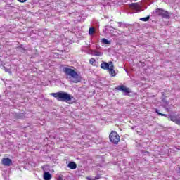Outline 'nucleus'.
<instances>
[{"label": "nucleus", "instance_id": "obj_1", "mask_svg": "<svg viewBox=\"0 0 180 180\" xmlns=\"http://www.w3.org/2000/svg\"><path fill=\"white\" fill-rule=\"evenodd\" d=\"M63 72L65 73L66 79L69 82H72L73 84H78L82 81V77L79 75L75 70L70 68H64Z\"/></svg>", "mask_w": 180, "mask_h": 180}, {"label": "nucleus", "instance_id": "obj_2", "mask_svg": "<svg viewBox=\"0 0 180 180\" xmlns=\"http://www.w3.org/2000/svg\"><path fill=\"white\" fill-rule=\"evenodd\" d=\"M53 98H56L57 101L60 102H70L74 99V97L70 96L68 93L64 91H60L57 93H52L51 94Z\"/></svg>", "mask_w": 180, "mask_h": 180}, {"label": "nucleus", "instance_id": "obj_3", "mask_svg": "<svg viewBox=\"0 0 180 180\" xmlns=\"http://www.w3.org/2000/svg\"><path fill=\"white\" fill-rule=\"evenodd\" d=\"M101 68L103 70H108L110 75L111 77H116V71L115 70V66L113 65V62L110 61L108 63L103 62L101 64Z\"/></svg>", "mask_w": 180, "mask_h": 180}, {"label": "nucleus", "instance_id": "obj_4", "mask_svg": "<svg viewBox=\"0 0 180 180\" xmlns=\"http://www.w3.org/2000/svg\"><path fill=\"white\" fill-rule=\"evenodd\" d=\"M110 141L113 144H117L120 141V136L115 131H112L109 136Z\"/></svg>", "mask_w": 180, "mask_h": 180}, {"label": "nucleus", "instance_id": "obj_5", "mask_svg": "<svg viewBox=\"0 0 180 180\" xmlns=\"http://www.w3.org/2000/svg\"><path fill=\"white\" fill-rule=\"evenodd\" d=\"M154 16H162V18H169V13L161 8H158L153 11Z\"/></svg>", "mask_w": 180, "mask_h": 180}, {"label": "nucleus", "instance_id": "obj_6", "mask_svg": "<svg viewBox=\"0 0 180 180\" xmlns=\"http://www.w3.org/2000/svg\"><path fill=\"white\" fill-rule=\"evenodd\" d=\"M117 91H121L122 92H124L125 95H127V94H130L131 91H130L129 88L126 87L124 85H120L115 88Z\"/></svg>", "mask_w": 180, "mask_h": 180}, {"label": "nucleus", "instance_id": "obj_7", "mask_svg": "<svg viewBox=\"0 0 180 180\" xmlns=\"http://www.w3.org/2000/svg\"><path fill=\"white\" fill-rule=\"evenodd\" d=\"M169 119L172 122H174L176 124L180 126V117H178L177 115H169Z\"/></svg>", "mask_w": 180, "mask_h": 180}, {"label": "nucleus", "instance_id": "obj_8", "mask_svg": "<svg viewBox=\"0 0 180 180\" xmlns=\"http://www.w3.org/2000/svg\"><path fill=\"white\" fill-rule=\"evenodd\" d=\"M2 164L6 167H10V165H12V160L8 158H4L2 159Z\"/></svg>", "mask_w": 180, "mask_h": 180}, {"label": "nucleus", "instance_id": "obj_9", "mask_svg": "<svg viewBox=\"0 0 180 180\" xmlns=\"http://www.w3.org/2000/svg\"><path fill=\"white\" fill-rule=\"evenodd\" d=\"M131 8H132V9H135V11H137L138 12H140V5L137 3L131 4Z\"/></svg>", "mask_w": 180, "mask_h": 180}, {"label": "nucleus", "instance_id": "obj_10", "mask_svg": "<svg viewBox=\"0 0 180 180\" xmlns=\"http://www.w3.org/2000/svg\"><path fill=\"white\" fill-rule=\"evenodd\" d=\"M68 168L70 169H77V164L74 162H70L68 165Z\"/></svg>", "mask_w": 180, "mask_h": 180}, {"label": "nucleus", "instance_id": "obj_11", "mask_svg": "<svg viewBox=\"0 0 180 180\" xmlns=\"http://www.w3.org/2000/svg\"><path fill=\"white\" fill-rule=\"evenodd\" d=\"M44 180L51 179V174H50V172H46L44 173Z\"/></svg>", "mask_w": 180, "mask_h": 180}, {"label": "nucleus", "instance_id": "obj_12", "mask_svg": "<svg viewBox=\"0 0 180 180\" xmlns=\"http://www.w3.org/2000/svg\"><path fill=\"white\" fill-rule=\"evenodd\" d=\"M91 54L92 56H99V57H101V56H102V53L101 52H99V51H96V50L91 51Z\"/></svg>", "mask_w": 180, "mask_h": 180}, {"label": "nucleus", "instance_id": "obj_13", "mask_svg": "<svg viewBox=\"0 0 180 180\" xmlns=\"http://www.w3.org/2000/svg\"><path fill=\"white\" fill-rule=\"evenodd\" d=\"M140 20H141L142 22H148V20H150V16L141 18H140Z\"/></svg>", "mask_w": 180, "mask_h": 180}, {"label": "nucleus", "instance_id": "obj_14", "mask_svg": "<svg viewBox=\"0 0 180 180\" xmlns=\"http://www.w3.org/2000/svg\"><path fill=\"white\" fill-rule=\"evenodd\" d=\"M95 32V28L90 27L89 30V34L92 35Z\"/></svg>", "mask_w": 180, "mask_h": 180}, {"label": "nucleus", "instance_id": "obj_15", "mask_svg": "<svg viewBox=\"0 0 180 180\" xmlns=\"http://www.w3.org/2000/svg\"><path fill=\"white\" fill-rule=\"evenodd\" d=\"M102 42L103 43V44H110V41H108L105 38L102 39Z\"/></svg>", "mask_w": 180, "mask_h": 180}, {"label": "nucleus", "instance_id": "obj_16", "mask_svg": "<svg viewBox=\"0 0 180 180\" xmlns=\"http://www.w3.org/2000/svg\"><path fill=\"white\" fill-rule=\"evenodd\" d=\"M156 113H158V115H160V116L167 117V114H162V113L158 111V110H156Z\"/></svg>", "mask_w": 180, "mask_h": 180}, {"label": "nucleus", "instance_id": "obj_17", "mask_svg": "<svg viewBox=\"0 0 180 180\" xmlns=\"http://www.w3.org/2000/svg\"><path fill=\"white\" fill-rule=\"evenodd\" d=\"M4 70L6 71V72H8V74H12V72H11V69H7L4 67Z\"/></svg>", "mask_w": 180, "mask_h": 180}, {"label": "nucleus", "instance_id": "obj_18", "mask_svg": "<svg viewBox=\"0 0 180 180\" xmlns=\"http://www.w3.org/2000/svg\"><path fill=\"white\" fill-rule=\"evenodd\" d=\"M89 63H90V64H94V63H95V59L91 58Z\"/></svg>", "mask_w": 180, "mask_h": 180}, {"label": "nucleus", "instance_id": "obj_19", "mask_svg": "<svg viewBox=\"0 0 180 180\" xmlns=\"http://www.w3.org/2000/svg\"><path fill=\"white\" fill-rule=\"evenodd\" d=\"M18 2H21V4H25V2H26V1L27 0H18Z\"/></svg>", "mask_w": 180, "mask_h": 180}, {"label": "nucleus", "instance_id": "obj_20", "mask_svg": "<svg viewBox=\"0 0 180 180\" xmlns=\"http://www.w3.org/2000/svg\"><path fill=\"white\" fill-rule=\"evenodd\" d=\"M95 179H99V177L96 176V177H95Z\"/></svg>", "mask_w": 180, "mask_h": 180}, {"label": "nucleus", "instance_id": "obj_21", "mask_svg": "<svg viewBox=\"0 0 180 180\" xmlns=\"http://www.w3.org/2000/svg\"><path fill=\"white\" fill-rule=\"evenodd\" d=\"M89 180H94V179H89Z\"/></svg>", "mask_w": 180, "mask_h": 180}]
</instances>
